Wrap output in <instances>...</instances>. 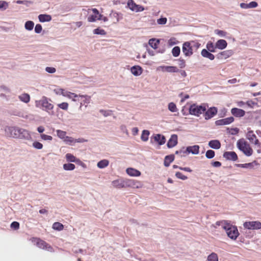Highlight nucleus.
<instances>
[{
	"label": "nucleus",
	"mask_w": 261,
	"mask_h": 261,
	"mask_svg": "<svg viewBox=\"0 0 261 261\" xmlns=\"http://www.w3.org/2000/svg\"><path fill=\"white\" fill-rule=\"evenodd\" d=\"M214 226L217 228L216 226H221L224 229L227 236L231 240H235L238 237L239 232L236 226L233 225L230 222L227 220L217 221Z\"/></svg>",
	"instance_id": "nucleus-1"
},
{
	"label": "nucleus",
	"mask_w": 261,
	"mask_h": 261,
	"mask_svg": "<svg viewBox=\"0 0 261 261\" xmlns=\"http://www.w3.org/2000/svg\"><path fill=\"white\" fill-rule=\"evenodd\" d=\"M50 101H51L50 99L45 96H42L40 100L35 101V106L49 113V111L54 108V106L49 102Z\"/></svg>",
	"instance_id": "nucleus-2"
},
{
	"label": "nucleus",
	"mask_w": 261,
	"mask_h": 261,
	"mask_svg": "<svg viewBox=\"0 0 261 261\" xmlns=\"http://www.w3.org/2000/svg\"><path fill=\"white\" fill-rule=\"evenodd\" d=\"M207 106L206 104L203 103L201 105H198L196 103L190 106L189 111V114L197 117H199L201 114H203L207 110Z\"/></svg>",
	"instance_id": "nucleus-3"
},
{
	"label": "nucleus",
	"mask_w": 261,
	"mask_h": 261,
	"mask_svg": "<svg viewBox=\"0 0 261 261\" xmlns=\"http://www.w3.org/2000/svg\"><path fill=\"white\" fill-rule=\"evenodd\" d=\"M238 148L246 156H250L252 154L253 150L250 145L243 139H240L237 142Z\"/></svg>",
	"instance_id": "nucleus-4"
},
{
	"label": "nucleus",
	"mask_w": 261,
	"mask_h": 261,
	"mask_svg": "<svg viewBox=\"0 0 261 261\" xmlns=\"http://www.w3.org/2000/svg\"><path fill=\"white\" fill-rule=\"evenodd\" d=\"M32 242L34 243L37 247L41 249L52 251V247L49 245L46 242L37 238H33Z\"/></svg>",
	"instance_id": "nucleus-5"
},
{
	"label": "nucleus",
	"mask_w": 261,
	"mask_h": 261,
	"mask_svg": "<svg viewBox=\"0 0 261 261\" xmlns=\"http://www.w3.org/2000/svg\"><path fill=\"white\" fill-rule=\"evenodd\" d=\"M182 51L186 57H190L193 54V49L190 42H185L182 44Z\"/></svg>",
	"instance_id": "nucleus-6"
},
{
	"label": "nucleus",
	"mask_w": 261,
	"mask_h": 261,
	"mask_svg": "<svg viewBox=\"0 0 261 261\" xmlns=\"http://www.w3.org/2000/svg\"><path fill=\"white\" fill-rule=\"evenodd\" d=\"M243 226L244 228L248 229H259L261 228V223L259 221L245 222Z\"/></svg>",
	"instance_id": "nucleus-7"
},
{
	"label": "nucleus",
	"mask_w": 261,
	"mask_h": 261,
	"mask_svg": "<svg viewBox=\"0 0 261 261\" xmlns=\"http://www.w3.org/2000/svg\"><path fill=\"white\" fill-rule=\"evenodd\" d=\"M61 94L63 96L71 99L74 101H79L80 97H81L80 94L77 95L69 91H65L63 89H61Z\"/></svg>",
	"instance_id": "nucleus-8"
},
{
	"label": "nucleus",
	"mask_w": 261,
	"mask_h": 261,
	"mask_svg": "<svg viewBox=\"0 0 261 261\" xmlns=\"http://www.w3.org/2000/svg\"><path fill=\"white\" fill-rule=\"evenodd\" d=\"M128 8L133 11L136 12H142L144 10L143 7L137 5L133 0H128L127 2Z\"/></svg>",
	"instance_id": "nucleus-9"
},
{
	"label": "nucleus",
	"mask_w": 261,
	"mask_h": 261,
	"mask_svg": "<svg viewBox=\"0 0 261 261\" xmlns=\"http://www.w3.org/2000/svg\"><path fill=\"white\" fill-rule=\"evenodd\" d=\"M217 113V109L216 107H211L204 112V117L205 120L213 118Z\"/></svg>",
	"instance_id": "nucleus-10"
},
{
	"label": "nucleus",
	"mask_w": 261,
	"mask_h": 261,
	"mask_svg": "<svg viewBox=\"0 0 261 261\" xmlns=\"http://www.w3.org/2000/svg\"><path fill=\"white\" fill-rule=\"evenodd\" d=\"M247 138L252 143H254L257 146H260V143L259 142L258 140L256 138V136L253 134L252 130H250L247 134Z\"/></svg>",
	"instance_id": "nucleus-11"
},
{
	"label": "nucleus",
	"mask_w": 261,
	"mask_h": 261,
	"mask_svg": "<svg viewBox=\"0 0 261 261\" xmlns=\"http://www.w3.org/2000/svg\"><path fill=\"white\" fill-rule=\"evenodd\" d=\"M234 118L233 117H229L226 118L219 119L215 121V124L216 125H228L234 121Z\"/></svg>",
	"instance_id": "nucleus-12"
},
{
	"label": "nucleus",
	"mask_w": 261,
	"mask_h": 261,
	"mask_svg": "<svg viewBox=\"0 0 261 261\" xmlns=\"http://www.w3.org/2000/svg\"><path fill=\"white\" fill-rule=\"evenodd\" d=\"M223 156L227 160L236 161L238 160V155L234 151H226L223 153Z\"/></svg>",
	"instance_id": "nucleus-13"
},
{
	"label": "nucleus",
	"mask_w": 261,
	"mask_h": 261,
	"mask_svg": "<svg viewBox=\"0 0 261 261\" xmlns=\"http://www.w3.org/2000/svg\"><path fill=\"white\" fill-rule=\"evenodd\" d=\"M153 139L155 142H156L159 145H162L165 143L166 138L161 134H156L151 137V141Z\"/></svg>",
	"instance_id": "nucleus-14"
},
{
	"label": "nucleus",
	"mask_w": 261,
	"mask_h": 261,
	"mask_svg": "<svg viewBox=\"0 0 261 261\" xmlns=\"http://www.w3.org/2000/svg\"><path fill=\"white\" fill-rule=\"evenodd\" d=\"M17 137L21 139H25L29 140L31 138V136L29 132L23 129H17Z\"/></svg>",
	"instance_id": "nucleus-15"
},
{
	"label": "nucleus",
	"mask_w": 261,
	"mask_h": 261,
	"mask_svg": "<svg viewBox=\"0 0 261 261\" xmlns=\"http://www.w3.org/2000/svg\"><path fill=\"white\" fill-rule=\"evenodd\" d=\"M185 151L187 152V153H191L193 154H198L199 152V146L198 145H195L193 146H188L186 149Z\"/></svg>",
	"instance_id": "nucleus-16"
},
{
	"label": "nucleus",
	"mask_w": 261,
	"mask_h": 261,
	"mask_svg": "<svg viewBox=\"0 0 261 261\" xmlns=\"http://www.w3.org/2000/svg\"><path fill=\"white\" fill-rule=\"evenodd\" d=\"M231 113L236 117H242L245 115V111L237 108L231 109Z\"/></svg>",
	"instance_id": "nucleus-17"
},
{
	"label": "nucleus",
	"mask_w": 261,
	"mask_h": 261,
	"mask_svg": "<svg viewBox=\"0 0 261 261\" xmlns=\"http://www.w3.org/2000/svg\"><path fill=\"white\" fill-rule=\"evenodd\" d=\"M177 142V136L175 134L172 135L167 142V146L169 148H171L176 146Z\"/></svg>",
	"instance_id": "nucleus-18"
},
{
	"label": "nucleus",
	"mask_w": 261,
	"mask_h": 261,
	"mask_svg": "<svg viewBox=\"0 0 261 261\" xmlns=\"http://www.w3.org/2000/svg\"><path fill=\"white\" fill-rule=\"evenodd\" d=\"M5 133L7 137L15 138L16 135V129L14 127L7 126Z\"/></svg>",
	"instance_id": "nucleus-19"
},
{
	"label": "nucleus",
	"mask_w": 261,
	"mask_h": 261,
	"mask_svg": "<svg viewBox=\"0 0 261 261\" xmlns=\"http://www.w3.org/2000/svg\"><path fill=\"white\" fill-rule=\"evenodd\" d=\"M126 172L130 176L137 177L141 175L140 171L133 168H128L126 170Z\"/></svg>",
	"instance_id": "nucleus-20"
},
{
	"label": "nucleus",
	"mask_w": 261,
	"mask_h": 261,
	"mask_svg": "<svg viewBox=\"0 0 261 261\" xmlns=\"http://www.w3.org/2000/svg\"><path fill=\"white\" fill-rule=\"evenodd\" d=\"M142 68L139 66H134L130 68L132 73L135 76H139L142 73Z\"/></svg>",
	"instance_id": "nucleus-21"
},
{
	"label": "nucleus",
	"mask_w": 261,
	"mask_h": 261,
	"mask_svg": "<svg viewBox=\"0 0 261 261\" xmlns=\"http://www.w3.org/2000/svg\"><path fill=\"white\" fill-rule=\"evenodd\" d=\"M208 145L210 147L214 149H218L221 147V143L218 140H211Z\"/></svg>",
	"instance_id": "nucleus-22"
},
{
	"label": "nucleus",
	"mask_w": 261,
	"mask_h": 261,
	"mask_svg": "<svg viewBox=\"0 0 261 261\" xmlns=\"http://www.w3.org/2000/svg\"><path fill=\"white\" fill-rule=\"evenodd\" d=\"M215 45L216 48L222 50L227 47V43L224 39H220L216 42Z\"/></svg>",
	"instance_id": "nucleus-23"
},
{
	"label": "nucleus",
	"mask_w": 261,
	"mask_h": 261,
	"mask_svg": "<svg viewBox=\"0 0 261 261\" xmlns=\"http://www.w3.org/2000/svg\"><path fill=\"white\" fill-rule=\"evenodd\" d=\"M212 53L206 49H203L201 52V55L204 58H207L210 60H213L215 59V56Z\"/></svg>",
	"instance_id": "nucleus-24"
},
{
	"label": "nucleus",
	"mask_w": 261,
	"mask_h": 261,
	"mask_svg": "<svg viewBox=\"0 0 261 261\" xmlns=\"http://www.w3.org/2000/svg\"><path fill=\"white\" fill-rule=\"evenodd\" d=\"M163 71L168 72H178L179 70L176 66H161Z\"/></svg>",
	"instance_id": "nucleus-25"
},
{
	"label": "nucleus",
	"mask_w": 261,
	"mask_h": 261,
	"mask_svg": "<svg viewBox=\"0 0 261 261\" xmlns=\"http://www.w3.org/2000/svg\"><path fill=\"white\" fill-rule=\"evenodd\" d=\"M33 4V2L31 1H21V0H17V4H22L23 5V7H22V9L23 10H25L27 7H29L31 4ZM19 9V10H21V7H18L17 6V9Z\"/></svg>",
	"instance_id": "nucleus-26"
},
{
	"label": "nucleus",
	"mask_w": 261,
	"mask_h": 261,
	"mask_svg": "<svg viewBox=\"0 0 261 261\" xmlns=\"http://www.w3.org/2000/svg\"><path fill=\"white\" fill-rule=\"evenodd\" d=\"M233 51L231 50H227L222 51L218 55L219 59H226L232 55Z\"/></svg>",
	"instance_id": "nucleus-27"
},
{
	"label": "nucleus",
	"mask_w": 261,
	"mask_h": 261,
	"mask_svg": "<svg viewBox=\"0 0 261 261\" xmlns=\"http://www.w3.org/2000/svg\"><path fill=\"white\" fill-rule=\"evenodd\" d=\"M112 185L115 188L121 189L124 188L123 184V179H118L113 180L112 182Z\"/></svg>",
	"instance_id": "nucleus-28"
},
{
	"label": "nucleus",
	"mask_w": 261,
	"mask_h": 261,
	"mask_svg": "<svg viewBox=\"0 0 261 261\" xmlns=\"http://www.w3.org/2000/svg\"><path fill=\"white\" fill-rule=\"evenodd\" d=\"M18 98L22 102L28 103L30 101V96L29 94L23 93L18 96Z\"/></svg>",
	"instance_id": "nucleus-29"
},
{
	"label": "nucleus",
	"mask_w": 261,
	"mask_h": 261,
	"mask_svg": "<svg viewBox=\"0 0 261 261\" xmlns=\"http://www.w3.org/2000/svg\"><path fill=\"white\" fill-rule=\"evenodd\" d=\"M38 19L41 22H49L51 20V16L48 14H40Z\"/></svg>",
	"instance_id": "nucleus-30"
},
{
	"label": "nucleus",
	"mask_w": 261,
	"mask_h": 261,
	"mask_svg": "<svg viewBox=\"0 0 261 261\" xmlns=\"http://www.w3.org/2000/svg\"><path fill=\"white\" fill-rule=\"evenodd\" d=\"M80 100H82L81 102L80 109H81L82 106L85 104H88L90 103V96L87 95H81Z\"/></svg>",
	"instance_id": "nucleus-31"
},
{
	"label": "nucleus",
	"mask_w": 261,
	"mask_h": 261,
	"mask_svg": "<svg viewBox=\"0 0 261 261\" xmlns=\"http://www.w3.org/2000/svg\"><path fill=\"white\" fill-rule=\"evenodd\" d=\"M174 160V155L173 154L168 155L165 156L164 164L165 166H169L170 163Z\"/></svg>",
	"instance_id": "nucleus-32"
},
{
	"label": "nucleus",
	"mask_w": 261,
	"mask_h": 261,
	"mask_svg": "<svg viewBox=\"0 0 261 261\" xmlns=\"http://www.w3.org/2000/svg\"><path fill=\"white\" fill-rule=\"evenodd\" d=\"M66 159L68 162L77 163L80 162V160L76 158L73 154L68 153L65 155Z\"/></svg>",
	"instance_id": "nucleus-33"
},
{
	"label": "nucleus",
	"mask_w": 261,
	"mask_h": 261,
	"mask_svg": "<svg viewBox=\"0 0 261 261\" xmlns=\"http://www.w3.org/2000/svg\"><path fill=\"white\" fill-rule=\"evenodd\" d=\"M109 162L108 160L104 159L100 161L97 163V166L100 169L106 168L109 165Z\"/></svg>",
	"instance_id": "nucleus-34"
},
{
	"label": "nucleus",
	"mask_w": 261,
	"mask_h": 261,
	"mask_svg": "<svg viewBox=\"0 0 261 261\" xmlns=\"http://www.w3.org/2000/svg\"><path fill=\"white\" fill-rule=\"evenodd\" d=\"M159 43V40L155 38L150 39L148 42L149 45L154 49H156L158 48V45Z\"/></svg>",
	"instance_id": "nucleus-35"
},
{
	"label": "nucleus",
	"mask_w": 261,
	"mask_h": 261,
	"mask_svg": "<svg viewBox=\"0 0 261 261\" xmlns=\"http://www.w3.org/2000/svg\"><path fill=\"white\" fill-rule=\"evenodd\" d=\"M206 49L208 51L210 52L215 53L216 51L215 49H216V45L214 44L211 41H208L206 45Z\"/></svg>",
	"instance_id": "nucleus-36"
},
{
	"label": "nucleus",
	"mask_w": 261,
	"mask_h": 261,
	"mask_svg": "<svg viewBox=\"0 0 261 261\" xmlns=\"http://www.w3.org/2000/svg\"><path fill=\"white\" fill-rule=\"evenodd\" d=\"M150 132L148 130H143L142 132L141 139L143 141H147L148 140V136Z\"/></svg>",
	"instance_id": "nucleus-37"
},
{
	"label": "nucleus",
	"mask_w": 261,
	"mask_h": 261,
	"mask_svg": "<svg viewBox=\"0 0 261 261\" xmlns=\"http://www.w3.org/2000/svg\"><path fill=\"white\" fill-rule=\"evenodd\" d=\"M75 166L73 164L67 163L63 165V169L66 171H71L75 169Z\"/></svg>",
	"instance_id": "nucleus-38"
},
{
	"label": "nucleus",
	"mask_w": 261,
	"mask_h": 261,
	"mask_svg": "<svg viewBox=\"0 0 261 261\" xmlns=\"http://www.w3.org/2000/svg\"><path fill=\"white\" fill-rule=\"evenodd\" d=\"M34 23L33 21L29 20L25 22L24 27L28 31H32L33 29Z\"/></svg>",
	"instance_id": "nucleus-39"
},
{
	"label": "nucleus",
	"mask_w": 261,
	"mask_h": 261,
	"mask_svg": "<svg viewBox=\"0 0 261 261\" xmlns=\"http://www.w3.org/2000/svg\"><path fill=\"white\" fill-rule=\"evenodd\" d=\"M52 227L55 230L61 231L63 229L64 226L60 222H55Z\"/></svg>",
	"instance_id": "nucleus-40"
},
{
	"label": "nucleus",
	"mask_w": 261,
	"mask_h": 261,
	"mask_svg": "<svg viewBox=\"0 0 261 261\" xmlns=\"http://www.w3.org/2000/svg\"><path fill=\"white\" fill-rule=\"evenodd\" d=\"M180 53V49L179 46H175L172 49V54L174 57H178Z\"/></svg>",
	"instance_id": "nucleus-41"
},
{
	"label": "nucleus",
	"mask_w": 261,
	"mask_h": 261,
	"mask_svg": "<svg viewBox=\"0 0 261 261\" xmlns=\"http://www.w3.org/2000/svg\"><path fill=\"white\" fill-rule=\"evenodd\" d=\"M253 163H249L246 164H236V166L238 167H241L243 168H251L253 167Z\"/></svg>",
	"instance_id": "nucleus-42"
},
{
	"label": "nucleus",
	"mask_w": 261,
	"mask_h": 261,
	"mask_svg": "<svg viewBox=\"0 0 261 261\" xmlns=\"http://www.w3.org/2000/svg\"><path fill=\"white\" fill-rule=\"evenodd\" d=\"M207 261H218V257L216 253H212L207 256Z\"/></svg>",
	"instance_id": "nucleus-43"
},
{
	"label": "nucleus",
	"mask_w": 261,
	"mask_h": 261,
	"mask_svg": "<svg viewBox=\"0 0 261 261\" xmlns=\"http://www.w3.org/2000/svg\"><path fill=\"white\" fill-rule=\"evenodd\" d=\"M93 32L94 34L96 35H105L106 34V31L100 28L94 29Z\"/></svg>",
	"instance_id": "nucleus-44"
},
{
	"label": "nucleus",
	"mask_w": 261,
	"mask_h": 261,
	"mask_svg": "<svg viewBox=\"0 0 261 261\" xmlns=\"http://www.w3.org/2000/svg\"><path fill=\"white\" fill-rule=\"evenodd\" d=\"M215 152L213 150H208L205 153V156L207 159H211L215 156Z\"/></svg>",
	"instance_id": "nucleus-45"
},
{
	"label": "nucleus",
	"mask_w": 261,
	"mask_h": 261,
	"mask_svg": "<svg viewBox=\"0 0 261 261\" xmlns=\"http://www.w3.org/2000/svg\"><path fill=\"white\" fill-rule=\"evenodd\" d=\"M168 109L172 112H176L177 111L176 105L173 102H170L168 104Z\"/></svg>",
	"instance_id": "nucleus-46"
},
{
	"label": "nucleus",
	"mask_w": 261,
	"mask_h": 261,
	"mask_svg": "<svg viewBox=\"0 0 261 261\" xmlns=\"http://www.w3.org/2000/svg\"><path fill=\"white\" fill-rule=\"evenodd\" d=\"M8 7L7 2L4 1H0V10L4 11L7 9Z\"/></svg>",
	"instance_id": "nucleus-47"
},
{
	"label": "nucleus",
	"mask_w": 261,
	"mask_h": 261,
	"mask_svg": "<svg viewBox=\"0 0 261 261\" xmlns=\"http://www.w3.org/2000/svg\"><path fill=\"white\" fill-rule=\"evenodd\" d=\"M99 112L102 114L105 117H108L112 115V111L111 110H100Z\"/></svg>",
	"instance_id": "nucleus-48"
},
{
	"label": "nucleus",
	"mask_w": 261,
	"mask_h": 261,
	"mask_svg": "<svg viewBox=\"0 0 261 261\" xmlns=\"http://www.w3.org/2000/svg\"><path fill=\"white\" fill-rule=\"evenodd\" d=\"M57 136L61 139H64L66 137V132L61 130H57Z\"/></svg>",
	"instance_id": "nucleus-49"
},
{
	"label": "nucleus",
	"mask_w": 261,
	"mask_h": 261,
	"mask_svg": "<svg viewBox=\"0 0 261 261\" xmlns=\"http://www.w3.org/2000/svg\"><path fill=\"white\" fill-rule=\"evenodd\" d=\"M32 146L34 148L37 149H41L43 148V145L38 141H35L33 142Z\"/></svg>",
	"instance_id": "nucleus-50"
},
{
	"label": "nucleus",
	"mask_w": 261,
	"mask_h": 261,
	"mask_svg": "<svg viewBox=\"0 0 261 261\" xmlns=\"http://www.w3.org/2000/svg\"><path fill=\"white\" fill-rule=\"evenodd\" d=\"M58 107L63 110H67L68 108V103L67 102H62L58 104Z\"/></svg>",
	"instance_id": "nucleus-51"
},
{
	"label": "nucleus",
	"mask_w": 261,
	"mask_h": 261,
	"mask_svg": "<svg viewBox=\"0 0 261 261\" xmlns=\"http://www.w3.org/2000/svg\"><path fill=\"white\" fill-rule=\"evenodd\" d=\"M130 183H131V186H129V187L134 188H138L140 187V183L139 181H137L134 179H132Z\"/></svg>",
	"instance_id": "nucleus-52"
},
{
	"label": "nucleus",
	"mask_w": 261,
	"mask_h": 261,
	"mask_svg": "<svg viewBox=\"0 0 261 261\" xmlns=\"http://www.w3.org/2000/svg\"><path fill=\"white\" fill-rule=\"evenodd\" d=\"M215 33L216 34L219 35L220 37H225L227 33L224 31L222 30H215Z\"/></svg>",
	"instance_id": "nucleus-53"
},
{
	"label": "nucleus",
	"mask_w": 261,
	"mask_h": 261,
	"mask_svg": "<svg viewBox=\"0 0 261 261\" xmlns=\"http://www.w3.org/2000/svg\"><path fill=\"white\" fill-rule=\"evenodd\" d=\"M97 17H98V16L97 15H91L88 17V21L89 22H94L97 19Z\"/></svg>",
	"instance_id": "nucleus-54"
},
{
	"label": "nucleus",
	"mask_w": 261,
	"mask_h": 261,
	"mask_svg": "<svg viewBox=\"0 0 261 261\" xmlns=\"http://www.w3.org/2000/svg\"><path fill=\"white\" fill-rule=\"evenodd\" d=\"M175 176L177 178L182 180H186L188 178L186 176L184 175L181 172H177L175 173Z\"/></svg>",
	"instance_id": "nucleus-55"
},
{
	"label": "nucleus",
	"mask_w": 261,
	"mask_h": 261,
	"mask_svg": "<svg viewBox=\"0 0 261 261\" xmlns=\"http://www.w3.org/2000/svg\"><path fill=\"white\" fill-rule=\"evenodd\" d=\"M167 19L165 17H161L157 20V23L159 24H165L167 22Z\"/></svg>",
	"instance_id": "nucleus-56"
},
{
	"label": "nucleus",
	"mask_w": 261,
	"mask_h": 261,
	"mask_svg": "<svg viewBox=\"0 0 261 261\" xmlns=\"http://www.w3.org/2000/svg\"><path fill=\"white\" fill-rule=\"evenodd\" d=\"M246 104L250 108H253L254 106H256L257 105V102L255 101H254L253 100H248Z\"/></svg>",
	"instance_id": "nucleus-57"
},
{
	"label": "nucleus",
	"mask_w": 261,
	"mask_h": 261,
	"mask_svg": "<svg viewBox=\"0 0 261 261\" xmlns=\"http://www.w3.org/2000/svg\"><path fill=\"white\" fill-rule=\"evenodd\" d=\"M42 30V26L40 24H37L35 27V32L37 34H39Z\"/></svg>",
	"instance_id": "nucleus-58"
},
{
	"label": "nucleus",
	"mask_w": 261,
	"mask_h": 261,
	"mask_svg": "<svg viewBox=\"0 0 261 261\" xmlns=\"http://www.w3.org/2000/svg\"><path fill=\"white\" fill-rule=\"evenodd\" d=\"M40 137L41 138L44 140L51 141L53 139L51 136L45 134H41Z\"/></svg>",
	"instance_id": "nucleus-59"
},
{
	"label": "nucleus",
	"mask_w": 261,
	"mask_h": 261,
	"mask_svg": "<svg viewBox=\"0 0 261 261\" xmlns=\"http://www.w3.org/2000/svg\"><path fill=\"white\" fill-rule=\"evenodd\" d=\"M178 41L176 40L175 38H171L168 40V45L169 46H173L177 43Z\"/></svg>",
	"instance_id": "nucleus-60"
},
{
	"label": "nucleus",
	"mask_w": 261,
	"mask_h": 261,
	"mask_svg": "<svg viewBox=\"0 0 261 261\" xmlns=\"http://www.w3.org/2000/svg\"><path fill=\"white\" fill-rule=\"evenodd\" d=\"M131 181L132 179H123V184L124 188L129 187V186H131Z\"/></svg>",
	"instance_id": "nucleus-61"
},
{
	"label": "nucleus",
	"mask_w": 261,
	"mask_h": 261,
	"mask_svg": "<svg viewBox=\"0 0 261 261\" xmlns=\"http://www.w3.org/2000/svg\"><path fill=\"white\" fill-rule=\"evenodd\" d=\"M45 71L49 73H54L56 72V69L54 67H47L45 68Z\"/></svg>",
	"instance_id": "nucleus-62"
},
{
	"label": "nucleus",
	"mask_w": 261,
	"mask_h": 261,
	"mask_svg": "<svg viewBox=\"0 0 261 261\" xmlns=\"http://www.w3.org/2000/svg\"><path fill=\"white\" fill-rule=\"evenodd\" d=\"M110 17L115 18L116 19V22L119 21L118 17V13L117 12H112V13L110 14Z\"/></svg>",
	"instance_id": "nucleus-63"
},
{
	"label": "nucleus",
	"mask_w": 261,
	"mask_h": 261,
	"mask_svg": "<svg viewBox=\"0 0 261 261\" xmlns=\"http://www.w3.org/2000/svg\"><path fill=\"white\" fill-rule=\"evenodd\" d=\"M249 8H256L258 4L256 2H251L248 4Z\"/></svg>",
	"instance_id": "nucleus-64"
}]
</instances>
